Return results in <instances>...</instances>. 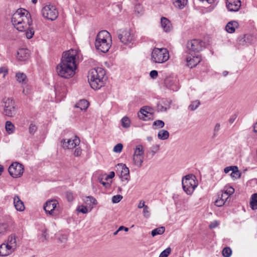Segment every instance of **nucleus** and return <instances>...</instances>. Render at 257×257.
I'll return each mask as SVG.
<instances>
[{"label":"nucleus","instance_id":"nucleus-61","mask_svg":"<svg viewBox=\"0 0 257 257\" xmlns=\"http://www.w3.org/2000/svg\"><path fill=\"white\" fill-rule=\"evenodd\" d=\"M122 230H124L125 231H127L128 230V228L123 226H120L118 229V231H121Z\"/></svg>","mask_w":257,"mask_h":257},{"label":"nucleus","instance_id":"nucleus-27","mask_svg":"<svg viewBox=\"0 0 257 257\" xmlns=\"http://www.w3.org/2000/svg\"><path fill=\"white\" fill-rule=\"evenodd\" d=\"M15 77L17 81L19 83H26L27 81V77L23 72H17L16 73Z\"/></svg>","mask_w":257,"mask_h":257},{"label":"nucleus","instance_id":"nucleus-33","mask_svg":"<svg viewBox=\"0 0 257 257\" xmlns=\"http://www.w3.org/2000/svg\"><path fill=\"white\" fill-rule=\"evenodd\" d=\"M169 137V132L165 130H160L158 134V138L162 140H167Z\"/></svg>","mask_w":257,"mask_h":257},{"label":"nucleus","instance_id":"nucleus-57","mask_svg":"<svg viewBox=\"0 0 257 257\" xmlns=\"http://www.w3.org/2000/svg\"><path fill=\"white\" fill-rule=\"evenodd\" d=\"M66 197L69 201H72L73 200V194L71 192H67Z\"/></svg>","mask_w":257,"mask_h":257},{"label":"nucleus","instance_id":"nucleus-31","mask_svg":"<svg viewBox=\"0 0 257 257\" xmlns=\"http://www.w3.org/2000/svg\"><path fill=\"white\" fill-rule=\"evenodd\" d=\"M133 156H144V149L142 145H139L134 149Z\"/></svg>","mask_w":257,"mask_h":257},{"label":"nucleus","instance_id":"nucleus-64","mask_svg":"<svg viewBox=\"0 0 257 257\" xmlns=\"http://www.w3.org/2000/svg\"><path fill=\"white\" fill-rule=\"evenodd\" d=\"M228 74V72L226 71H224L223 72V75L224 76H227Z\"/></svg>","mask_w":257,"mask_h":257},{"label":"nucleus","instance_id":"nucleus-54","mask_svg":"<svg viewBox=\"0 0 257 257\" xmlns=\"http://www.w3.org/2000/svg\"><path fill=\"white\" fill-rule=\"evenodd\" d=\"M37 130V127L35 125L31 124L29 126V132L31 134H34Z\"/></svg>","mask_w":257,"mask_h":257},{"label":"nucleus","instance_id":"nucleus-13","mask_svg":"<svg viewBox=\"0 0 257 257\" xmlns=\"http://www.w3.org/2000/svg\"><path fill=\"white\" fill-rule=\"evenodd\" d=\"M10 175L14 178L21 177L24 173V168L21 164L15 162L12 163L8 169Z\"/></svg>","mask_w":257,"mask_h":257},{"label":"nucleus","instance_id":"nucleus-16","mask_svg":"<svg viewBox=\"0 0 257 257\" xmlns=\"http://www.w3.org/2000/svg\"><path fill=\"white\" fill-rule=\"evenodd\" d=\"M117 169L120 170V179L122 182L127 183L130 180V174L128 168L124 164H118Z\"/></svg>","mask_w":257,"mask_h":257},{"label":"nucleus","instance_id":"nucleus-52","mask_svg":"<svg viewBox=\"0 0 257 257\" xmlns=\"http://www.w3.org/2000/svg\"><path fill=\"white\" fill-rule=\"evenodd\" d=\"M8 73V70L6 67L0 68V74H3V78H5Z\"/></svg>","mask_w":257,"mask_h":257},{"label":"nucleus","instance_id":"nucleus-47","mask_svg":"<svg viewBox=\"0 0 257 257\" xmlns=\"http://www.w3.org/2000/svg\"><path fill=\"white\" fill-rule=\"evenodd\" d=\"M153 125L159 128H162L164 126L165 123L162 120H158L153 122Z\"/></svg>","mask_w":257,"mask_h":257},{"label":"nucleus","instance_id":"nucleus-5","mask_svg":"<svg viewBox=\"0 0 257 257\" xmlns=\"http://www.w3.org/2000/svg\"><path fill=\"white\" fill-rule=\"evenodd\" d=\"M183 189L187 195H191L198 186V181L195 176L189 174L183 177L182 179Z\"/></svg>","mask_w":257,"mask_h":257},{"label":"nucleus","instance_id":"nucleus-40","mask_svg":"<svg viewBox=\"0 0 257 257\" xmlns=\"http://www.w3.org/2000/svg\"><path fill=\"white\" fill-rule=\"evenodd\" d=\"M222 253L224 257H229L231 254L232 250L230 248L226 247L223 249Z\"/></svg>","mask_w":257,"mask_h":257},{"label":"nucleus","instance_id":"nucleus-35","mask_svg":"<svg viewBox=\"0 0 257 257\" xmlns=\"http://www.w3.org/2000/svg\"><path fill=\"white\" fill-rule=\"evenodd\" d=\"M165 231V228L163 226H161L153 229L151 232V234L153 236H155L157 235H161L164 233Z\"/></svg>","mask_w":257,"mask_h":257},{"label":"nucleus","instance_id":"nucleus-37","mask_svg":"<svg viewBox=\"0 0 257 257\" xmlns=\"http://www.w3.org/2000/svg\"><path fill=\"white\" fill-rule=\"evenodd\" d=\"M230 175L231 178L233 180L238 179L240 177V174L238 170V168L236 166H234V169L231 171Z\"/></svg>","mask_w":257,"mask_h":257},{"label":"nucleus","instance_id":"nucleus-50","mask_svg":"<svg viewBox=\"0 0 257 257\" xmlns=\"http://www.w3.org/2000/svg\"><path fill=\"white\" fill-rule=\"evenodd\" d=\"M6 232V225L0 224V237L4 235Z\"/></svg>","mask_w":257,"mask_h":257},{"label":"nucleus","instance_id":"nucleus-30","mask_svg":"<svg viewBox=\"0 0 257 257\" xmlns=\"http://www.w3.org/2000/svg\"><path fill=\"white\" fill-rule=\"evenodd\" d=\"M144 156H133V162L134 165L137 167H141L142 166Z\"/></svg>","mask_w":257,"mask_h":257},{"label":"nucleus","instance_id":"nucleus-15","mask_svg":"<svg viewBox=\"0 0 257 257\" xmlns=\"http://www.w3.org/2000/svg\"><path fill=\"white\" fill-rule=\"evenodd\" d=\"M201 60V56L198 53H188L186 56L187 65L191 68L196 67Z\"/></svg>","mask_w":257,"mask_h":257},{"label":"nucleus","instance_id":"nucleus-58","mask_svg":"<svg viewBox=\"0 0 257 257\" xmlns=\"http://www.w3.org/2000/svg\"><path fill=\"white\" fill-rule=\"evenodd\" d=\"M234 169V166H229L224 168V172L225 173L227 174L229 173L230 171H232Z\"/></svg>","mask_w":257,"mask_h":257},{"label":"nucleus","instance_id":"nucleus-29","mask_svg":"<svg viewBox=\"0 0 257 257\" xmlns=\"http://www.w3.org/2000/svg\"><path fill=\"white\" fill-rule=\"evenodd\" d=\"M89 106L88 102L84 99L80 100L75 106L81 110H85Z\"/></svg>","mask_w":257,"mask_h":257},{"label":"nucleus","instance_id":"nucleus-7","mask_svg":"<svg viewBox=\"0 0 257 257\" xmlns=\"http://www.w3.org/2000/svg\"><path fill=\"white\" fill-rule=\"evenodd\" d=\"M117 37L120 41L126 45L133 44L136 40L135 33L130 28L119 30L117 32Z\"/></svg>","mask_w":257,"mask_h":257},{"label":"nucleus","instance_id":"nucleus-49","mask_svg":"<svg viewBox=\"0 0 257 257\" xmlns=\"http://www.w3.org/2000/svg\"><path fill=\"white\" fill-rule=\"evenodd\" d=\"M220 127H221V125L219 123H216L215 124L214 127V130H213L214 136H216V135H218V133L220 131Z\"/></svg>","mask_w":257,"mask_h":257},{"label":"nucleus","instance_id":"nucleus-22","mask_svg":"<svg viewBox=\"0 0 257 257\" xmlns=\"http://www.w3.org/2000/svg\"><path fill=\"white\" fill-rule=\"evenodd\" d=\"M30 51L27 49H19L17 52V58L20 61H25L30 57Z\"/></svg>","mask_w":257,"mask_h":257},{"label":"nucleus","instance_id":"nucleus-17","mask_svg":"<svg viewBox=\"0 0 257 257\" xmlns=\"http://www.w3.org/2000/svg\"><path fill=\"white\" fill-rule=\"evenodd\" d=\"M241 6L240 0H226V7L229 12H236L239 10Z\"/></svg>","mask_w":257,"mask_h":257},{"label":"nucleus","instance_id":"nucleus-28","mask_svg":"<svg viewBox=\"0 0 257 257\" xmlns=\"http://www.w3.org/2000/svg\"><path fill=\"white\" fill-rule=\"evenodd\" d=\"M84 202L91 209L93 208L94 206L97 204V200L92 196L86 197L84 200Z\"/></svg>","mask_w":257,"mask_h":257},{"label":"nucleus","instance_id":"nucleus-63","mask_svg":"<svg viewBox=\"0 0 257 257\" xmlns=\"http://www.w3.org/2000/svg\"><path fill=\"white\" fill-rule=\"evenodd\" d=\"M4 171V167L2 165H0V175Z\"/></svg>","mask_w":257,"mask_h":257},{"label":"nucleus","instance_id":"nucleus-18","mask_svg":"<svg viewBox=\"0 0 257 257\" xmlns=\"http://www.w3.org/2000/svg\"><path fill=\"white\" fill-rule=\"evenodd\" d=\"M18 238L17 236L15 234H11L8 236L5 242L11 250L14 252L18 246Z\"/></svg>","mask_w":257,"mask_h":257},{"label":"nucleus","instance_id":"nucleus-12","mask_svg":"<svg viewBox=\"0 0 257 257\" xmlns=\"http://www.w3.org/2000/svg\"><path fill=\"white\" fill-rule=\"evenodd\" d=\"M61 143L64 150H72L79 145L80 141L77 136H74L69 139H63Z\"/></svg>","mask_w":257,"mask_h":257},{"label":"nucleus","instance_id":"nucleus-48","mask_svg":"<svg viewBox=\"0 0 257 257\" xmlns=\"http://www.w3.org/2000/svg\"><path fill=\"white\" fill-rule=\"evenodd\" d=\"M73 152V155L75 157H79L82 154V149L80 147H76Z\"/></svg>","mask_w":257,"mask_h":257},{"label":"nucleus","instance_id":"nucleus-24","mask_svg":"<svg viewBox=\"0 0 257 257\" xmlns=\"http://www.w3.org/2000/svg\"><path fill=\"white\" fill-rule=\"evenodd\" d=\"M14 204L18 211H23L25 208L23 202L18 195H15L14 197Z\"/></svg>","mask_w":257,"mask_h":257},{"label":"nucleus","instance_id":"nucleus-53","mask_svg":"<svg viewBox=\"0 0 257 257\" xmlns=\"http://www.w3.org/2000/svg\"><path fill=\"white\" fill-rule=\"evenodd\" d=\"M158 71L156 70H152L150 73V77L153 79H155L158 76Z\"/></svg>","mask_w":257,"mask_h":257},{"label":"nucleus","instance_id":"nucleus-3","mask_svg":"<svg viewBox=\"0 0 257 257\" xmlns=\"http://www.w3.org/2000/svg\"><path fill=\"white\" fill-rule=\"evenodd\" d=\"M105 79V71L101 67H97L89 70L88 80L92 88L99 89L104 85Z\"/></svg>","mask_w":257,"mask_h":257},{"label":"nucleus","instance_id":"nucleus-11","mask_svg":"<svg viewBox=\"0 0 257 257\" xmlns=\"http://www.w3.org/2000/svg\"><path fill=\"white\" fill-rule=\"evenodd\" d=\"M4 114L10 117L14 116L16 114L17 109L14 100L11 98H5L4 99Z\"/></svg>","mask_w":257,"mask_h":257},{"label":"nucleus","instance_id":"nucleus-45","mask_svg":"<svg viewBox=\"0 0 257 257\" xmlns=\"http://www.w3.org/2000/svg\"><path fill=\"white\" fill-rule=\"evenodd\" d=\"M135 11L138 14H142L144 11L143 8L140 4H137L135 6Z\"/></svg>","mask_w":257,"mask_h":257},{"label":"nucleus","instance_id":"nucleus-26","mask_svg":"<svg viewBox=\"0 0 257 257\" xmlns=\"http://www.w3.org/2000/svg\"><path fill=\"white\" fill-rule=\"evenodd\" d=\"M238 27V23L236 21H233L227 24L225 27V30L229 33H233Z\"/></svg>","mask_w":257,"mask_h":257},{"label":"nucleus","instance_id":"nucleus-21","mask_svg":"<svg viewBox=\"0 0 257 257\" xmlns=\"http://www.w3.org/2000/svg\"><path fill=\"white\" fill-rule=\"evenodd\" d=\"M166 86L173 91H177L179 88L178 80L176 78L169 77L165 80Z\"/></svg>","mask_w":257,"mask_h":257},{"label":"nucleus","instance_id":"nucleus-20","mask_svg":"<svg viewBox=\"0 0 257 257\" xmlns=\"http://www.w3.org/2000/svg\"><path fill=\"white\" fill-rule=\"evenodd\" d=\"M138 115L140 119L147 120L152 116L151 109L149 107H144L139 111Z\"/></svg>","mask_w":257,"mask_h":257},{"label":"nucleus","instance_id":"nucleus-10","mask_svg":"<svg viewBox=\"0 0 257 257\" xmlns=\"http://www.w3.org/2000/svg\"><path fill=\"white\" fill-rule=\"evenodd\" d=\"M43 208L47 214L52 216H56L60 212V205L56 200L47 201L44 203Z\"/></svg>","mask_w":257,"mask_h":257},{"label":"nucleus","instance_id":"nucleus-2","mask_svg":"<svg viewBox=\"0 0 257 257\" xmlns=\"http://www.w3.org/2000/svg\"><path fill=\"white\" fill-rule=\"evenodd\" d=\"M12 22L17 30L26 32V36L28 39H30L34 36L31 16L26 10L22 8L18 9L12 16Z\"/></svg>","mask_w":257,"mask_h":257},{"label":"nucleus","instance_id":"nucleus-6","mask_svg":"<svg viewBox=\"0 0 257 257\" xmlns=\"http://www.w3.org/2000/svg\"><path fill=\"white\" fill-rule=\"evenodd\" d=\"M169 58L168 51L165 48H154L151 54V61L155 63H163Z\"/></svg>","mask_w":257,"mask_h":257},{"label":"nucleus","instance_id":"nucleus-56","mask_svg":"<svg viewBox=\"0 0 257 257\" xmlns=\"http://www.w3.org/2000/svg\"><path fill=\"white\" fill-rule=\"evenodd\" d=\"M146 206H147V205H145V202L144 200H142L140 201V202H139V203L138 204V208L139 209L143 208Z\"/></svg>","mask_w":257,"mask_h":257},{"label":"nucleus","instance_id":"nucleus-14","mask_svg":"<svg viewBox=\"0 0 257 257\" xmlns=\"http://www.w3.org/2000/svg\"><path fill=\"white\" fill-rule=\"evenodd\" d=\"M204 44L202 41L198 39L188 41L187 44V48L189 51L188 53H197L203 49Z\"/></svg>","mask_w":257,"mask_h":257},{"label":"nucleus","instance_id":"nucleus-43","mask_svg":"<svg viewBox=\"0 0 257 257\" xmlns=\"http://www.w3.org/2000/svg\"><path fill=\"white\" fill-rule=\"evenodd\" d=\"M143 214L145 218H148L150 216L149 207L147 205L143 208Z\"/></svg>","mask_w":257,"mask_h":257},{"label":"nucleus","instance_id":"nucleus-32","mask_svg":"<svg viewBox=\"0 0 257 257\" xmlns=\"http://www.w3.org/2000/svg\"><path fill=\"white\" fill-rule=\"evenodd\" d=\"M174 6L180 9H183L187 4L188 0H173Z\"/></svg>","mask_w":257,"mask_h":257},{"label":"nucleus","instance_id":"nucleus-44","mask_svg":"<svg viewBox=\"0 0 257 257\" xmlns=\"http://www.w3.org/2000/svg\"><path fill=\"white\" fill-rule=\"evenodd\" d=\"M77 211L83 214H86L88 211L87 207L83 205L78 206L77 208Z\"/></svg>","mask_w":257,"mask_h":257},{"label":"nucleus","instance_id":"nucleus-46","mask_svg":"<svg viewBox=\"0 0 257 257\" xmlns=\"http://www.w3.org/2000/svg\"><path fill=\"white\" fill-rule=\"evenodd\" d=\"M122 199V196L120 195H116L113 196L112 198V202L113 203H117L120 201V200Z\"/></svg>","mask_w":257,"mask_h":257},{"label":"nucleus","instance_id":"nucleus-38","mask_svg":"<svg viewBox=\"0 0 257 257\" xmlns=\"http://www.w3.org/2000/svg\"><path fill=\"white\" fill-rule=\"evenodd\" d=\"M121 124H122V126L123 127H125V128H127L130 126V123H131V121H130V119L128 118V117H126V116H124L123 117L121 120Z\"/></svg>","mask_w":257,"mask_h":257},{"label":"nucleus","instance_id":"nucleus-4","mask_svg":"<svg viewBox=\"0 0 257 257\" xmlns=\"http://www.w3.org/2000/svg\"><path fill=\"white\" fill-rule=\"evenodd\" d=\"M111 46V37L107 31H101L97 35L95 39V46L99 51L106 53Z\"/></svg>","mask_w":257,"mask_h":257},{"label":"nucleus","instance_id":"nucleus-9","mask_svg":"<svg viewBox=\"0 0 257 257\" xmlns=\"http://www.w3.org/2000/svg\"><path fill=\"white\" fill-rule=\"evenodd\" d=\"M234 192V189L233 187L230 186H225L221 193L218 194V198L215 201V205L218 207L222 206Z\"/></svg>","mask_w":257,"mask_h":257},{"label":"nucleus","instance_id":"nucleus-1","mask_svg":"<svg viewBox=\"0 0 257 257\" xmlns=\"http://www.w3.org/2000/svg\"><path fill=\"white\" fill-rule=\"evenodd\" d=\"M80 56V52L77 50L70 49L63 52L61 61L56 67L58 75L66 79L73 77L76 73L77 60Z\"/></svg>","mask_w":257,"mask_h":257},{"label":"nucleus","instance_id":"nucleus-60","mask_svg":"<svg viewBox=\"0 0 257 257\" xmlns=\"http://www.w3.org/2000/svg\"><path fill=\"white\" fill-rule=\"evenodd\" d=\"M236 116L235 115L232 116L229 119V122L231 124L236 119Z\"/></svg>","mask_w":257,"mask_h":257},{"label":"nucleus","instance_id":"nucleus-42","mask_svg":"<svg viewBox=\"0 0 257 257\" xmlns=\"http://www.w3.org/2000/svg\"><path fill=\"white\" fill-rule=\"evenodd\" d=\"M122 144L121 143H118L113 147V151L116 153H120L122 151Z\"/></svg>","mask_w":257,"mask_h":257},{"label":"nucleus","instance_id":"nucleus-62","mask_svg":"<svg viewBox=\"0 0 257 257\" xmlns=\"http://www.w3.org/2000/svg\"><path fill=\"white\" fill-rule=\"evenodd\" d=\"M200 1L202 2L203 3L206 2L209 4H211L214 3V0H199Z\"/></svg>","mask_w":257,"mask_h":257},{"label":"nucleus","instance_id":"nucleus-8","mask_svg":"<svg viewBox=\"0 0 257 257\" xmlns=\"http://www.w3.org/2000/svg\"><path fill=\"white\" fill-rule=\"evenodd\" d=\"M43 17L50 21H54L58 16V11L56 7L52 4H47L41 10Z\"/></svg>","mask_w":257,"mask_h":257},{"label":"nucleus","instance_id":"nucleus-41","mask_svg":"<svg viewBox=\"0 0 257 257\" xmlns=\"http://www.w3.org/2000/svg\"><path fill=\"white\" fill-rule=\"evenodd\" d=\"M171 252V248L169 247L163 250L160 254L159 257H168Z\"/></svg>","mask_w":257,"mask_h":257},{"label":"nucleus","instance_id":"nucleus-55","mask_svg":"<svg viewBox=\"0 0 257 257\" xmlns=\"http://www.w3.org/2000/svg\"><path fill=\"white\" fill-rule=\"evenodd\" d=\"M218 222L217 221L215 220L210 223L209 225V227L210 228H214L216 227H217L218 225Z\"/></svg>","mask_w":257,"mask_h":257},{"label":"nucleus","instance_id":"nucleus-19","mask_svg":"<svg viewBox=\"0 0 257 257\" xmlns=\"http://www.w3.org/2000/svg\"><path fill=\"white\" fill-rule=\"evenodd\" d=\"M115 176V173L113 171H111L108 175H104L100 178H99V182L106 188H109L111 186V180Z\"/></svg>","mask_w":257,"mask_h":257},{"label":"nucleus","instance_id":"nucleus-59","mask_svg":"<svg viewBox=\"0 0 257 257\" xmlns=\"http://www.w3.org/2000/svg\"><path fill=\"white\" fill-rule=\"evenodd\" d=\"M152 152L153 153V154H154L155 153H156L157 152H158L159 150V145H156L155 146H153L152 147Z\"/></svg>","mask_w":257,"mask_h":257},{"label":"nucleus","instance_id":"nucleus-36","mask_svg":"<svg viewBox=\"0 0 257 257\" xmlns=\"http://www.w3.org/2000/svg\"><path fill=\"white\" fill-rule=\"evenodd\" d=\"M250 204L253 210L257 209V193L252 195Z\"/></svg>","mask_w":257,"mask_h":257},{"label":"nucleus","instance_id":"nucleus-23","mask_svg":"<svg viewBox=\"0 0 257 257\" xmlns=\"http://www.w3.org/2000/svg\"><path fill=\"white\" fill-rule=\"evenodd\" d=\"M161 26L165 32H169L172 29L171 22L165 17L161 18Z\"/></svg>","mask_w":257,"mask_h":257},{"label":"nucleus","instance_id":"nucleus-51","mask_svg":"<svg viewBox=\"0 0 257 257\" xmlns=\"http://www.w3.org/2000/svg\"><path fill=\"white\" fill-rule=\"evenodd\" d=\"M31 92V88L29 86H26L23 90V93L25 95H28Z\"/></svg>","mask_w":257,"mask_h":257},{"label":"nucleus","instance_id":"nucleus-34","mask_svg":"<svg viewBox=\"0 0 257 257\" xmlns=\"http://www.w3.org/2000/svg\"><path fill=\"white\" fill-rule=\"evenodd\" d=\"M6 130L9 134H13L15 131V126L14 124L10 121L6 122Z\"/></svg>","mask_w":257,"mask_h":257},{"label":"nucleus","instance_id":"nucleus-25","mask_svg":"<svg viewBox=\"0 0 257 257\" xmlns=\"http://www.w3.org/2000/svg\"><path fill=\"white\" fill-rule=\"evenodd\" d=\"M13 252L11 250V249L8 247V246L5 243V242L3 243L0 245V256H7L12 253Z\"/></svg>","mask_w":257,"mask_h":257},{"label":"nucleus","instance_id":"nucleus-39","mask_svg":"<svg viewBox=\"0 0 257 257\" xmlns=\"http://www.w3.org/2000/svg\"><path fill=\"white\" fill-rule=\"evenodd\" d=\"M200 103L198 100L192 101L189 106V109L191 110H196L199 106Z\"/></svg>","mask_w":257,"mask_h":257}]
</instances>
